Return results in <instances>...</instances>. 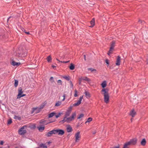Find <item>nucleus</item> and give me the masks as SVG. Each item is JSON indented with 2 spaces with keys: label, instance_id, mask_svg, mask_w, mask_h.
<instances>
[{
  "label": "nucleus",
  "instance_id": "nucleus-51",
  "mask_svg": "<svg viewBox=\"0 0 148 148\" xmlns=\"http://www.w3.org/2000/svg\"><path fill=\"white\" fill-rule=\"evenodd\" d=\"M4 142L3 141H1L0 142V144L1 145H3Z\"/></svg>",
  "mask_w": 148,
  "mask_h": 148
},
{
  "label": "nucleus",
  "instance_id": "nucleus-47",
  "mask_svg": "<svg viewBox=\"0 0 148 148\" xmlns=\"http://www.w3.org/2000/svg\"><path fill=\"white\" fill-rule=\"evenodd\" d=\"M70 85L71 86V87L73 88V84L72 83V81H70Z\"/></svg>",
  "mask_w": 148,
  "mask_h": 148
},
{
  "label": "nucleus",
  "instance_id": "nucleus-32",
  "mask_svg": "<svg viewBox=\"0 0 148 148\" xmlns=\"http://www.w3.org/2000/svg\"><path fill=\"white\" fill-rule=\"evenodd\" d=\"M46 121H43L42 122H40V123H42V124H45V125H47L48 123H50L52 122H52H46Z\"/></svg>",
  "mask_w": 148,
  "mask_h": 148
},
{
  "label": "nucleus",
  "instance_id": "nucleus-30",
  "mask_svg": "<svg viewBox=\"0 0 148 148\" xmlns=\"http://www.w3.org/2000/svg\"><path fill=\"white\" fill-rule=\"evenodd\" d=\"M61 104V101H58L56 103L55 105V106H59Z\"/></svg>",
  "mask_w": 148,
  "mask_h": 148
},
{
  "label": "nucleus",
  "instance_id": "nucleus-28",
  "mask_svg": "<svg viewBox=\"0 0 148 148\" xmlns=\"http://www.w3.org/2000/svg\"><path fill=\"white\" fill-rule=\"evenodd\" d=\"M47 62H51L52 58L51 56H49L47 57Z\"/></svg>",
  "mask_w": 148,
  "mask_h": 148
},
{
  "label": "nucleus",
  "instance_id": "nucleus-20",
  "mask_svg": "<svg viewBox=\"0 0 148 148\" xmlns=\"http://www.w3.org/2000/svg\"><path fill=\"white\" fill-rule=\"evenodd\" d=\"M85 94L87 98L89 99L90 97V95L88 92L86 91L85 92Z\"/></svg>",
  "mask_w": 148,
  "mask_h": 148
},
{
  "label": "nucleus",
  "instance_id": "nucleus-29",
  "mask_svg": "<svg viewBox=\"0 0 148 148\" xmlns=\"http://www.w3.org/2000/svg\"><path fill=\"white\" fill-rule=\"evenodd\" d=\"M63 77L67 81L69 80L70 79V76H63Z\"/></svg>",
  "mask_w": 148,
  "mask_h": 148
},
{
  "label": "nucleus",
  "instance_id": "nucleus-34",
  "mask_svg": "<svg viewBox=\"0 0 148 148\" xmlns=\"http://www.w3.org/2000/svg\"><path fill=\"white\" fill-rule=\"evenodd\" d=\"M22 31L23 32H25V34L29 35L30 34L29 32H27L26 30L24 29L23 28Z\"/></svg>",
  "mask_w": 148,
  "mask_h": 148
},
{
  "label": "nucleus",
  "instance_id": "nucleus-33",
  "mask_svg": "<svg viewBox=\"0 0 148 148\" xmlns=\"http://www.w3.org/2000/svg\"><path fill=\"white\" fill-rule=\"evenodd\" d=\"M92 118L90 117L88 118L87 121L85 123H86L87 122L89 123L92 121Z\"/></svg>",
  "mask_w": 148,
  "mask_h": 148
},
{
  "label": "nucleus",
  "instance_id": "nucleus-14",
  "mask_svg": "<svg viewBox=\"0 0 148 148\" xmlns=\"http://www.w3.org/2000/svg\"><path fill=\"white\" fill-rule=\"evenodd\" d=\"M11 64L13 66H18L20 65L21 63L20 62H16L14 61L13 60Z\"/></svg>",
  "mask_w": 148,
  "mask_h": 148
},
{
  "label": "nucleus",
  "instance_id": "nucleus-43",
  "mask_svg": "<svg viewBox=\"0 0 148 148\" xmlns=\"http://www.w3.org/2000/svg\"><path fill=\"white\" fill-rule=\"evenodd\" d=\"M73 106V105L72 106H70V107H69V109L68 110V111L71 112V111L72 109V108Z\"/></svg>",
  "mask_w": 148,
  "mask_h": 148
},
{
  "label": "nucleus",
  "instance_id": "nucleus-8",
  "mask_svg": "<svg viewBox=\"0 0 148 148\" xmlns=\"http://www.w3.org/2000/svg\"><path fill=\"white\" fill-rule=\"evenodd\" d=\"M40 112V111H39V108H32V110L31 113H33L34 112H35V113H37Z\"/></svg>",
  "mask_w": 148,
  "mask_h": 148
},
{
  "label": "nucleus",
  "instance_id": "nucleus-26",
  "mask_svg": "<svg viewBox=\"0 0 148 148\" xmlns=\"http://www.w3.org/2000/svg\"><path fill=\"white\" fill-rule=\"evenodd\" d=\"M14 81L15 82L14 84V86L15 87H16L18 85V80L17 79H14Z\"/></svg>",
  "mask_w": 148,
  "mask_h": 148
},
{
  "label": "nucleus",
  "instance_id": "nucleus-35",
  "mask_svg": "<svg viewBox=\"0 0 148 148\" xmlns=\"http://www.w3.org/2000/svg\"><path fill=\"white\" fill-rule=\"evenodd\" d=\"M57 83L59 85H62V82L61 80H58L57 81Z\"/></svg>",
  "mask_w": 148,
  "mask_h": 148
},
{
  "label": "nucleus",
  "instance_id": "nucleus-37",
  "mask_svg": "<svg viewBox=\"0 0 148 148\" xmlns=\"http://www.w3.org/2000/svg\"><path fill=\"white\" fill-rule=\"evenodd\" d=\"M82 80V77H79V79H78V81H79V85H81V82H82V80Z\"/></svg>",
  "mask_w": 148,
  "mask_h": 148
},
{
  "label": "nucleus",
  "instance_id": "nucleus-9",
  "mask_svg": "<svg viewBox=\"0 0 148 148\" xmlns=\"http://www.w3.org/2000/svg\"><path fill=\"white\" fill-rule=\"evenodd\" d=\"M136 114V112L134 111V109H133L131 111H130V115L132 117H134Z\"/></svg>",
  "mask_w": 148,
  "mask_h": 148
},
{
  "label": "nucleus",
  "instance_id": "nucleus-11",
  "mask_svg": "<svg viewBox=\"0 0 148 148\" xmlns=\"http://www.w3.org/2000/svg\"><path fill=\"white\" fill-rule=\"evenodd\" d=\"M120 59H121V57L118 56L117 57V59L116 60V64L117 66H119L120 64Z\"/></svg>",
  "mask_w": 148,
  "mask_h": 148
},
{
  "label": "nucleus",
  "instance_id": "nucleus-59",
  "mask_svg": "<svg viewBox=\"0 0 148 148\" xmlns=\"http://www.w3.org/2000/svg\"><path fill=\"white\" fill-rule=\"evenodd\" d=\"M79 123H78L77 124V127H78L79 126Z\"/></svg>",
  "mask_w": 148,
  "mask_h": 148
},
{
  "label": "nucleus",
  "instance_id": "nucleus-49",
  "mask_svg": "<svg viewBox=\"0 0 148 148\" xmlns=\"http://www.w3.org/2000/svg\"><path fill=\"white\" fill-rule=\"evenodd\" d=\"M106 63L108 65L109 64V60L108 59H106L105 60Z\"/></svg>",
  "mask_w": 148,
  "mask_h": 148
},
{
  "label": "nucleus",
  "instance_id": "nucleus-21",
  "mask_svg": "<svg viewBox=\"0 0 148 148\" xmlns=\"http://www.w3.org/2000/svg\"><path fill=\"white\" fill-rule=\"evenodd\" d=\"M38 128L40 131L42 132L44 130L45 128L44 126H41L38 127Z\"/></svg>",
  "mask_w": 148,
  "mask_h": 148
},
{
  "label": "nucleus",
  "instance_id": "nucleus-45",
  "mask_svg": "<svg viewBox=\"0 0 148 148\" xmlns=\"http://www.w3.org/2000/svg\"><path fill=\"white\" fill-rule=\"evenodd\" d=\"M75 93L74 96L75 97H77V90L76 89H75Z\"/></svg>",
  "mask_w": 148,
  "mask_h": 148
},
{
  "label": "nucleus",
  "instance_id": "nucleus-16",
  "mask_svg": "<svg viewBox=\"0 0 148 148\" xmlns=\"http://www.w3.org/2000/svg\"><path fill=\"white\" fill-rule=\"evenodd\" d=\"M66 130L68 132H72L73 130L72 128L70 125L68 126L66 128Z\"/></svg>",
  "mask_w": 148,
  "mask_h": 148
},
{
  "label": "nucleus",
  "instance_id": "nucleus-13",
  "mask_svg": "<svg viewBox=\"0 0 148 148\" xmlns=\"http://www.w3.org/2000/svg\"><path fill=\"white\" fill-rule=\"evenodd\" d=\"M37 148H47V147L45 144L41 143L39 145V146Z\"/></svg>",
  "mask_w": 148,
  "mask_h": 148
},
{
  "label": "nucleus",
  "instance_id": "nucleus-57",
  "mask_svg": "<svg viewBox=\"0 0 148 148\" xmlns=\"http://www.w3.org/2000/svg\"><path fill=\"white\" fill-rule=\"evenodd\" d=\"M52 67L54 69L55 68H56V66L54 65H52Z\"/></svg>",
  "mask_w": 148,
  "mask_h": 148
},
{
  "label": "nucleus",
  "instance_id": "nucleus-61",
  "mask_svg": "<svg viewBox=\"0 0 148 148\" xmlns=\"http://www.w3.org/2000/svg\"><path fill=\"white\" fill-rule=\"evenodd\" d=\"M56 60H57V61H59V62H60V60H59V59H58L57 58H56Z\"/></svg>",
  "mask_w": 148,
  "mask_h": 148
},
{
  "label": "nucleus",
  "instance_id": "nucleus-6",
  "mask_svg": "<svg viewBox=\"0 0 148 148\" xmlns=\"http://www.w3.org/2000/svg\"><path fill=\"white\" fill-rule=\"evenodd\" d=\"M55 129H53L51 131H50L49 132H46L45 136L48 137H50L52 136L53 134H55Z\"/></svg>",
  "mask_w": 148,
  "mask_h": 148
},
{
  "label": "nucleus",
  "instance_id": "nucleus-5",
  "mask_svg": "<svg viewBox=\"0 0 148 148\" xmlns=\"http://www.w3.org/2000/svg\"><path fill=\"white\" fill-rule=\"evenodd\" d=\"M76 116V114L75 112L73 113L71 117L67 118L66 119V122L69 123L70 121L73 120L74 119V117Z\"/></svg>",
  "mask_w": 148,
  "mask_h": 148
},
{
  "label": "nucleus",
  "instance_id": "nucleus-62",
  "mask_svg": "<svg viewBox=\"0 0 148 148\" xmlns=\"http://www.w3.org/2000/svg\"><path fill=\"white\" fill-rule=\"evenodd\" d=\"M65 94H64V95H63V97H64V98H65Z\"/></svg>",
  "mask_w": 148,
  "mask_h": 148
},
{
  "label": "nucleus",
  "instance_id": "nucleus-31",
  "mask_svg": "<svg viewBox=\"0 0 148 148\" xmlns=\"http://www.w3.org/2000/svg\"><path fill=\"white\" fill-rule=\"evenodd\" d=\"M70 113V112L67 110L66 113V114L65 115V116H66V117H67V116H69Z\"/></svg>",
  "mask_w": 148,
  "mask_h": 148
},
{
  "label": "nucleus",
  "instance_id": "nucleus-56",
  "mask_svg": "<svg viewBox=\"0 0 148 148\" xmlns=\"http://www.w3.org/2000/svg\"><path fill=\"white\" fill-rule=\"evenodd\" d=\"M47 143L48 145H49L51 143V142L50 141H49L47 142Z\"/></svg>",
  "mask_w": 148,
  "mask_h": 148
},
{
  "label": "nucleus",
  "instance_id": "nucleus-48",
  "mask_svg": "<svg viewBox=\"0 0 148 148\" xmlns=\"http://www.w3.org/2000/svg\"><path fill=\"white\" fill-rule=\"evenodd\" d=\"M70 61H60V62H61V63H67L68 62H69Z\"/></svg>",
  "mask_w": 148,
  "mask_h": 148
},
{
  "label": "nucleus",
  "instance_id": "nucleus-46",
  "mask_svg": "<svg viewBox=\"0 0 148 148\" xmlns=\"http://www.w3.org/2000/svg\"><path fill=\"white\" fill-rule=\"evenodd\" d=\"M50 81L52 83L54 82L53 78V77H51L50 79Z\"/></svg>",
  "mask_w": 148,
  "mask_h": 148
},
{
  "label": "nucleus",
  "instance_id": "nucleus-17",
  "mask_svg": "<svg viewBox=\"0 0 148 148\" xmlns=\"http://www.w3.org/2000/svg\"><path fill=\"white\" fill-rule=\"evenodd\" d=\"M91 25L90 26L91 27H93L95 24V19L93 18L90 22Z\"/></svg>",
  "mask_w": 148,
  "mask_h": 148
},
{
  "label": "nucleus",
  "instance_id": "nucleus-40",
  "mask_svg": "<svg viewBox=\"0 0 148 148\" xmlns=\"http://www.w3.org/2000/svg\"><path fill=\"white\" fill-rule=\"evenodd\" d=\"M84 114H81L79 116H78L77 118V119H80L82 117H83L84 116Z\"/></svg>",
  "mask_w": 148,
  "mask_h": 148
},
{
  "label": "nucleus",
  "instance_id": "nucleus-38",
  "mask_svg": "<svg viewBox=\"0 0 148 148\" xmlns=\"http://www.w3.org/2000/svg\"><path fill=\"white\" fill-rule=\"evenodd\" d=\"M26 95V94L22 93V95H21L19 97H17V99H20L21 97L25 96Z\"/></svg>",
  "mask_w": 148,
  "mask_h": 148
},
{
  "label": "nucleus",
  "instance_id": "nucleus-10",
  "mask_svg": "<svg viewBox=\"0 0 148 148\" xmlns=\"http://www.w3.org/2000/svg\"><path fill=\"white\" fill-rule=\"evenodd\" d=\"M18 95H17V97H19L21 95H22V93H23V92L22 91V89L21 87H20L18 88Z\"/></svg>",
  "mask_w": 148,
  "mask_h": 148
},
{
  "label": "nucleus",
  "instance_id": "nucleus-24",
  "mask_svg": "<svg viewBox=\"0 0 148 148\" xmlns=\"http://www.w3.org/2000/svg\"><path fill=\"white\" fill-rule=\"evenodd\" d=\"M101 86L103 88L105 89L104 88L106 86V81H104L101 84Z\"/></svg>",
  "mask_w": 148,
  "mask_h": 148
},
{
  "label": "nucleus",
  "instance_id": "nucleus-41",
  "mask_svg": "<svg viewBox=\"0 0 148 148\" xmlns=\"http://www.w3.org/2000/svg\"><path fill=\"white\" fill-rule=\"evenodd\" d=\"M12 122V120L11 119H9L8 121V124L10 125Z\"/></svg>",
  "mask_w": 148,
  "mask_h": 148
},
{
  "label": "nucleus",
  "instance_id": "nucleus-60",
  "mask_svg": "<svg viewBox=\"0 0 148 148\" xmlns=\"http://www.w3.org/2000/svg\"><path fill=\"white\" fill-rule=\"evenodd\" d=\"M65 99V98H64L62 99V101H64Z\"/></svg>",
  "mask_w": 148,
  "mask_h": 148
},
{
  "label": "nucleus",
  "instance_id": "nucleus-3",
  "mask_svg": "<svg viewBox=\"0 0 148 148\" xmlns=\"http://www.w3.org/2000/svg\"><path fill=\"white\" fill-rule=\"evenodd\" d=\"M27 127V125H25L22 127L18 130V134L20 135H24L27 132L26 130H25V128Z\"/></svg>",
  "mask_w": 148,
  "mask_h": 148
},
{
  "label": "nucleus",
  "instance_id": "nucleus-53",
  "mask_svg": "<svg viewBox=\"0 0 148 148\" xmlns=\"http://www.w3.org/2000/svg\"><path fill=\"white\" fill-rule=\"evenodd\" d=\"M12 17V16H10L7 19V22L8 23V21H9V20Z\"/></svg>",
  "mask_w": 148,
  "mask_h": 148
},
{
  "label": "nucleus",
  "instance_id": "nucleus-42",
  "mask_svg": "<svg viewBox=\"0 0 148 148\" xmlns=\"http://www.w3.org/2000/svg\"><path fill=\"white\" fill-rule=\"evenodd\" d=\"M62 114V113H60V112L58 114L56 115V118H58L61 115V114Z\"/></svg>",
  "mask_w": 148,
  "mask_h": 148
},
{
  "label": "nucleus",
  "instance_id": "nucleus-54",
  "mask_svg": "<svg viewBox=\"0 0 148 148\" xmlns=\"http://www.w3.org/2000/svg\"><path fill=\"white\" fill-rule=\"evenodd\" d=\"M84 59L86 61V55H84Z\"/></svg>",
  "mask_w": 148,
  "mask_h": 148
},
{
  "label": "nucleus",
  "instance_id": "nucleus-50",
  "mask_svg": "<svg viewBox=\"0 0 148 148\" xmlns=\"http://www.w3.org/2000/svg\"><path fill=\"white\" fill-rule=\"evenodd\" d=\"M65 122V121L63 119V120L60 121V123H63Z\"/></svg>",
  "mask_w": 148,
  "mask_h": 148
},
{
  "label": "nucleus",
  "instance_id": "nucleus-63",
  "mask_svg": "<svg viewBox=\"0 0 148 148\" xmlns=\"http://www.w3.org/2000/svg\"><path fill=\"white\" fill-rule=\"evenodd\" d=\"M147 64H148V60L147 59Z\"/></svg>",
  "mask_w": 148,
  "mask_h": 148
},
{
  "label": "nucleus",
  "instance_id": "nucleus-23",
  "mask_svg": "<svg viewBox=\"0 0 148 148\" xmlns=\"http://www.w3.org/2000/svg\"><path fill=\"white\" fill-rule=\"evenodd\" d=\"M75 68V66L74 64L71 63L69 67V69L71 70H73Z\"/></svg>",
  "mask_w": 148,
  "mask_h": 148
},
{
  "label": "nucleus",
  "instance_id": "nucleus-12",
  "mask_svg": "<svg viewBox=\"0 0 148 148\" xmlns=\"http://www.w3.org/2000/svg\"><path fill=\"white\" fill-rule=\"evenodd\" d=\"M80 133V132H77L75 134V136L76 141H77V140H79V138H80V136H79Z\"/></svg>",
  "mask_w": 148,
  "mask_h": 148
},
{
  "label": "nucleus",
  "instance_id": "nucleus-27",
  "mask_svg": "<svg viewBox=\"0 0 148 148\" xmlns=\"http://www.w3.org/2000/svg\"><path fill=\"white\" fill-rule=\"evenodd\" d=\"M114 49L112 48V47H110V49L108 51L107 54L109 56H110V54L112 53V51Z\"/></svg>",
  "mask_w": 148,
  "mask_h": 148
},
{
  "label": "nucleus",
  "instance_id": "nucleus-52",
  "mask_svg": "<svg viewBox=\"0 0 148 148\" xmlns=\"http://www.w3.org/2000/svg\"><path fill=\"white\" fill-rule=\"evenodd\" d=\"M67 119V117L66 116H64V118L63 120L65 121V122H66V119Z\"/></svg>",
  "mask_w": 148,
  "mask_h": 148
},
{
  "label": "nucleus",
  "instance_id": "nucleus-22",
  "mask_svg": "<svg viewBox=\"0 0 148 148\" xmlns=\"http://www.w3.org/2000/svg\"><path fill=\"white\" fill-rule=\"evenodd\" d=\"M115 44V41L114 40H113L111 42L110 47H112V48L114 49Z\"/></svg>",
  "mask_w": 148,
  "mask_h": 148
},
{
  "label": "nucleus",
  "instance_id": "nucleus-58",
  "mask_svg": "<svg viewBox=\"0 0 148 148\" xmlns=\"http://www.w3.org/2000/svg\"><path fill=\"white\" fill-rule=\"evenodd\" d=\"M92 133L93 134H95L96 133V132H92Z\"/></svg>",
  "mask_w": 148,
  "mask_h": 148
},
{
  "label": "nucleus",
  "instance_id": "nucleus-4",
  "mask_svg": "<svg viewBox=\"0 0 148 148\" xmlns=\"http://www.w3.org/2000/svg\"><path fill=\"white\" fill-rule=\"evenodd\" d=\"M55 134H58L60 136H62L65 133L64 130L62 129L55 130Z\"/></svg>",
  "mask_w": 148,
  "mask_h": 148
},
{
  "label": "nucleus",
  "instance_id": "nucleus-39",
  "mask_svg": "<svg viewBox=\"0 0 148 148\" xmlns=\"http://www.w3.org/2000/svg\"><path fill=\"white\" fill-rule=\"evenodd\" d=\"M14 119H18V120H21V117L15 115L14 116Z\"/></svg>",
  "mask_w": 148,
  "mask_h": 148
},
{
  "label": "nucleus",
  "instance_id": "nucleus-2",
  "mask_svg": "<svg viewBox=\"0 0 148 148\" xmlns=\"http://www.w3.org/2000/svg\"><path fill=\"white\" fill-rule=\"evenodd\" d=\"M104 92L103 94L104 96V101L107 103H108L109 99L108 90L107 89H103L101 90V92Z\"/></svg>",
  "mask_w": 148,
  "mask_h": 148
},
{
  "label": "nucleus",
  "instance_id": "nucleus-15",
  "mask_svg": "<svg viewBox=\"0 0 148 148\" xmlns=\"http://www.w3.org/2000/svg\"><path fill=\"white\" fill-rule=\"evenodd\" d=\"M47 103L46 101L42 103L40 106L39 108V111H40L41 109H42L45 106V104Z\"/></svg>",
  "mask_w": 148,
  "mask_h": 148
},
{
  "label": "nucleus",
  "instance_id": "nucleus-36",
  "mask_svg": "<svg viewBox=\"0 0 148 148\" xmlns=\"http://www.w3.org/2000/svg\"><path fill=\"white\" fill-rule=\"evenodd\" d=\"M88 70L89 71H90L91 72H93L94 71H95V72H96V70L92 68H89L88 69Z\"/></svg>",
  "mask_w": 148,
  "mask_h": 148
},
{
  "label": "nucleus",
  "instance_id": "nucleus-44",
  "mask_svg": "<svg viewBox=\"0 0 148 148\" xmlns=\"http://www.w3.org/2000/svg\"><path fill=\"white\" fill-rule=\"evenodd\" d=\"M138 22L140 23H141L142 24H144V23H145V22L143 21H142L140 20H139L138 21Z\"/></svg>",
  "mask_w": 148,
  "mask_h": 148
},
{
  "label": "nucleus",
  "instance_id": "nucleus-7",
  "mask_svg": "<svg viewBox=\"0 0 148 148\" xmlns=\"http://www.w3.org/2000/svg\"><path fill=\"white\" fill-rule=\"evenodd\" d=\"M83 96H81L77 103L73 104V106H78L81 103V101L83 98Z\"/></svg>",
  "mask_w": 148,
  "mask_h": 148
},
{
  "label": "nucleus",
  "instance_id": "nucleus-55",
  "mask_svg": "<svg viewBox=\"0 0 148 148\" xmlns=\"http://www.w3.org/2000/svg\"><path fill=\"white\" fill-rule=\"evenodd\" d=\"M113 148H119V145L118 146L115 147H113Z\"/></svg>",
  "mask_w": 148,
  "mask_h": 148
},
{
  "label": "nucleus",
  "instance_id": "nucleus-1",
  "mask_svg": "<svg viewBox=\"0 0 148 148\" xmlns=\"http://www.w3.org/2000/svg\"><path fill=\"white\" fill-rule=\"evenodd\" d=\"M137 139L136 138L131 139L129 141L125 144L123 148H129L130 145H136L137 143Z\"/></svg>",
  "mask_w": 148,
  "mask_h": 148
},
{
  "label": "nucleus",
  "instance_id": "nucleus-19",
  "mask_svg": "<svg viewBox=\"0 0 148 148\" xmlns=\"http://www.w3.org/2000/svg\"><path fill=\"white\" fill-rule=\"evenodd\" d=\"M56 114V112H52L50 113L48 115V118H51L53 117Z\"/></svg>",
  "mask_w": 148,
  "mask_h": 148
},
{
  "label": "nucleus",
  "instance_id": "nucleus-25",
  "mask_svg": "<svg viewBox=\"0 0 148 148\" xmlns=\"http://www.w3.org/2000/svg\"><path fill=\"white\" fill-rule=\"evenodd\" d=\"M82 80L84 81H87L88 82H90V80L89 78H88L87 77H82Z\"/></svg>",
  "mask_w": 148,
  "mask_h": 148
},
{
  "label": "nucleus",
  "instance_id": "nucleus-18",
  "mask_svg": "<svg viewBox=\"0 0 148 148\" xmlns=\"http://www.w3.org/2000/svg\"><path fill=\"white\" fill-rule=\"evenodd\" d=\"M146 141L145 138H143L142 139L140 142L141 145L143 146H145L146 143Z\"/></svg>",
  "mask_w": 148,
  "mask_h": 148
},
{
  "label": "nucleus",
  "instance_id": "nucleus-64",
  "mask_svg": "<svg viewBox=\"0 0 148 148\" xmlns=\"http://www.w3.org/2000/svg\"><path fill=\"white\" fill-rule=\"evenodd\" d=\"M15 148H18V147H15Z\"/></svg>",
  "mask_w": 148,
  "mask_h": 148
}]
</instances>
